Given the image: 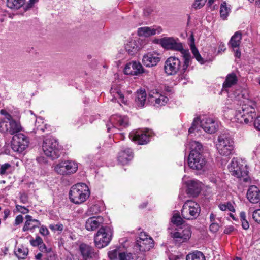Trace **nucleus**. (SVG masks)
<instances>
[{"label":"nucleus","mask_w":260,"mask_h":260,"mask_svg":"<svg viewBox=\"0 0 260 260\" xmlns=\"http://www.w3.org/2000/svg\"><path fill=\"white\" fill-rule=\"evenodd\" d=\"M157 43L165 49L180 52L183 60L182 70L184 71L188 68L191 63V57L189 50L183 48V45L179 39L166 37L158 39Z\"/></svg>","instance_id":"f257e3e1"},{"label":"nucleus","mask_w":260,"mask_h":260,"mask_svg":"<svg viewBox=\"0 0 260 260\" xmlns=\"http://www.w3.org/2000/svg\"><path fill=\"white\" fill-rule=\"evenodd\" d=\"M255 104L251 101L244 104L236 110L234 120L239 123L249 124L256 117Z\"/></svg>","instance_id":"f03ea898"},{"label":"nucleus","mask_w":260,"mask_h":260,"mask_svg":"<svg viewBox=\"0 0 260 260\" xmlns=\"http://www.w3.org/2000/svg\"><path fill=\"white\" fill-rule=\"evenodd\" d=\"M89 196L88 187L83 183H78L72 186L69 192L71 201L76 204L83 203Z\"/></svg>","instance_id":"7ed1b4c3"},{"label":"nucleus","mask_w":260,"mask_h":260,"mask_svg":"<svg viewBox=\"0 0 260 260\" xmlns=\"http://www.w3.org/2000/svg\"><path fill=\"white\" fill-rule=\"evenodd\" d=\"M42 147L44 154L52 159H56L60 155L61 147L58 141L53 137L45 138Z\"/></svg>","instance_id":"20e7f679"},{"label":"nucleus","mask_w":260,"mask_h":260,"mask_svg":"<svg viewBox=\"0 0 260 260\" xmlns=\"http://www.w3.org/2000/svg\"><path fill=\"white\" fill-rule=\"evenodd\" d=\"M230 172L233 176H236L241 180L247 182L250 180L248 176V171L247 166L242 161L233 159L229 166Z\"/></svg>","instance_id":"39448f33"},{"label":"nucleus","mask_w":260,"mask_h":260,"mask_svg":"<svg viewBox=\"0 0 260 260\" xmlns=\"http://www.w3.org/2000/svg\"><path fill=\"white\" fill-rule=\"evenodd\" d=\"M218 153L222 156H228L234 150V141L232 138L226 134H221L218 137L216 144Z\"/></svg>","instance_id":"423d86ee"},{"label":"nucleus","mask_w":260,"mask_h":260,"mask_svg":"<svg viewBox=\"0 0 260 260\" xmlns=\"http://www.w3.org/2000/svg\"><path fill=\"white\" fill-rule=\"evenodd\" d=\"M200 206L192 200L186 201L181 210L182 217L186 220L196 219L200 213Z\"/></svg>","instance_id":"0eeeda50"},{"label":"nucleus","mask_w":260,"mask_h":260,"mask_svg":"<svg viewBox=\"0 0 260 260\" xmlns=\"http://www.w3.org/2000/svg\"><path fill=\"white\" fill-rule=\"evenodd\" d=\"M112 233L108 227H101L94 236L96 247L102 248L106 246L111 240Z\"/></svg>","instance_id":"6e6552de"},{"label":"nucleus","mask_w":260,"mask_h":260,"mask_svg":"<svg viewBox=\"0 0 260 260\" xmlns=\"http://www.w3.org/2000/svg\"><path fill=\"white\" fill-rule=\"evenodd\" d=\"M207 163L205 156L202 153L190 152L188 157V165L190 168L195 170H202Z\"/></svg>","instance_id":"1a4fd4ad"},{"label":"nucleus","mask_w":260,"mask_h":260,"mask_svg":"<svg viewBox=\"0 0 260 260\" xmlns=\"http://www.w3.org/2000/svg\"><path fill=\"white\" fill-rule=\"evenodd\" d=\"M183 64L181 66V61L178 58L171 56L165 62L164 70L168 75H175L178 71H180L181 74H184L186 72L187 68L183 71Z\"/></svg>","instance_id":"9d476101"},{"label":"nucleus","mask_w":260,"mask_h":260,"mask_svg":"<svg viewBox=\"0 0 260 260\" xmlns=\"http://www.w3.org/2000/svg\"><path fill=\"white\" fill-rule=\"evenodd\" d=\"M77 169V164L71 160L60 161L54 167V171L61 175H71L75 173Z\"/></svg>","instance_id":"9b49d317"},{"label":"nucleus","mask_w":260,"mask_h":260,"mask_svg":"<svg viewBox=\"0 0 260 260\" xmlns=\"http://www.w3.org/2000/svg\"><path fill=\"white\" fill-rule=\"evenodd\" d=\"M29 139L22 133L15 135L12 138V148L14 151L22 152L28 146Z\"/></svg>","instance_id":"f8f14e48"},{"label":"nucleus","mask_w":260,"mask_h":260,"mask_svg":"<svg viewBox=\"0 0 260 260\" xmlns=\"http://www.w3.org/2000/svg\"><path fill=\"white\" fill-rule=\"evenodd\" d=\"M154 247V241L145 233H141L139 239L136 241L135 248L140 251L146 252Z\"/></svg>","instance_id":"ddd939ff"},{"label":"nucleus","mask_w":260,"mask_h":260,"mask_svg":"<svg viewBox=\"0 0 260 260\" xmlns=\"http://www.w3.org/2000/svg\"><path fill=\"white\" fill-rule=\"evenodd\" d=\"M150 133L149 131L138 130L129 134V138L133 141L139 145L147 144L149 141Z\"/></svg>","instance_id":"4468645a"},{"label":"nucleus","mask_w":260,"mask_h":260,"mask_svg":"<svg viewBox=\"0 0 260 260\" xmlns=\"http://www.w3.org/2000/svg\"><path fill=\"white\" fill-rule=\"evenodd\" d=\"M144 72L142 64L137 61L127 63L124 69V73L127 75H138Z\"/></svg>","instance_id":"2eb2a0df"},{"label":"nucleus","mask_w":260,"mask_h":260,"mask_svg":"<svg viewBox=\"0 0 260 260\" xmlns=\"http://www.w3.org/2000/svg\"><path fill=\"white\" fill-rule=\"evenodd\" d=\"M201 127L207 133H214L218 128V123L216 121L211 118H203L200 122Z\"/></svg>","instance_id":"dca6fc26"},{"label":"nucleus","mask_w":260,"mask_h":260,"mask_svg":"<svg viewBox=\"0 0 260 260\" xmlns=\"http://www.w3.org/2000/svg\"><path fill=\"white\" fill-rule=\"evenodd\" d=\"M79 251L84 260H90L96 257V253L91 246L87 244H80Z\"/></svg>","instance_id":"f3484780"},{"label":"nucleus","mask_w":260,"mask_h":260,"mask_svg":"<svg viewBox=\"0 0 260 260\" xmlns=\"http://www.w3.org/2000/svg\"><path fill=\"white\" fill-rule=\"evenodd\" d=\"M246 197L252 204L258 203L260 201V189L256 186H250L247 190Z\"/></svg>","instance_id":"a211bd4d"},{"label":"nucleus","mask_w":260,"mask_h":260,"mask_svg":"<svg viewBox=\"0 0 260 260\" xmlns=\"http://www.w3.org/2000/svg\"><path fill=\"white\" fill-rule=\"evenodd\" d=\"M191 231L189 227L185 228L182 232H175L171 233V236L176 239V241L183 243L188 240L191 236Z\"/></svg>","instance_id":"6ab92c4d"},{"label":"nucleus","mask_w":260,"mask_h":260,"mask_svg":"<svg viewBox=\"0 0 260 260\" xmlns=\"http://www.w3.org/2000/svg\"><path fill=\"white\" fill-rule=\"evenodd\" d=\"M141 48L139 39H129L125 44V49L127 53L133 55Z\"/></svg>","instance_id":"aec40b11"},{"label":"nucleus","mask_w":260,"mask_h":260,"mask_svg":"<svg viewBox=\"0 0 260 260\" xmlns=\"http://www.w3.org/2000/svg\"><path fill=\"white\" fill-rule=\"evenodd\" d=\"M160 60L158 55L155 53H148L144 55L142 61L145 66L152 67L156 66Z\"/></svg>","instance_id":"412c9836"},{"label":"nucleus","mask_w":260,"mask_h":260,"mask_svg":"<svg viewBox=\"0 0 260 260\" xmlns=\"http://www.w3.org/2000/svg\"><path fill=\"white\" fill-rule=\"evenodd\" d=\"M110 121L112 125H116L121 128H125L129 124L127 116H122L118 115L111 116L110 118Z\"/></svg>","instance_id":"4be33fe9"},{"label":"nucleus","mask_w":260,"mask_h":260,"mask_svg":"<svg viewBox=\"0 0 260 260\" xmlns=\"http://www.w3.org/2000/svg\"><path fill=\"white\" fill-rule=\"evenodd\" d=\"M133 157L132 150L129 148H125L119 153L118 161L122 165H125L132 159Z\"/></svg>","instance_id":"5701e85b"},{"label":"nucleus","mask_w":260,"mask_h":260,"mask_svg":"<svg viewBox=\"0 0 260 260\" xmlns=\"http://www.w3.org/2000/svg\"><path fill=\"white\" fill-rule=\"evenodd\" d=\"M202 184L197 180H191L188 183V193L193 196H197L201 192Z\"/></svg>","instance_id":"b1692460"},{"label":"nucleus","mask_w":260,"mask_h":260,"mask_svg":"<svg viewBox=\"0 0 260 260\" xmlns=\"http://www.w3.org/2000/svg\"><path fill=\"white\" fill-rule=\"evenodd\" d=\"M102 222L103 219L100 216L90 217L86 222V229L88 231H94L100 225Z\"/></svg>","instance_id":"393cba45"},{"label":"nucleus","mask_w":260,"mask_h":260,"mask_svg":"<svg viewBox=\"0 0 260 260\" xmlns=\"http://www.w3.org/2000/svg\"><path fill=\"white\" fill-rule=\"evenodd\" d=\"M161 31L162 29L160 27L155 29L149 27H142L138 28V34L139 36L148 37L156 33L159 34Z\"/></svg>","instance_id":"a878e982"},{"label":"nucleus","mask_w":260,"mask_h":260,"mask_svg":"<svg viewBox=\"0 0 260 260\" xmlns=\"http://www.w3.org/2000/svg\"><path fill=\"white\" fill-rule=\"evenodd\" d=\"M26 221L25 222L23 228V231L24 232L32 230L36 228L39 227L40 225V222L39 220L35 219H32V216L27 215L25 216Z\"/></svg>","instance_id":"bb28decb"},{"label":"nucleus","mask_w":260,"mask_h":260,"mask_svg":"<svg viewBox=\"0 0 260 260\" xmlns=\"http://www.w3.org/2000/svg\"><path fill=\"white\" fill-rule=\"evenodd\" d=\"M7 119L9 120V134L11 135H16V134L18 133L21 131V126L20 125V123L16 121L14 119H13L12 116L11 115H7Z\"/></svg>","instance_id":"cd10ccee"},{"label":"nucleus","mask_w":260,"mask_h":260,"mask_svg":"<svg viewBox=\"0 0 260 260\" xmlns=\"http://www.w3.org/2000/svg\"><path fill=\"white\" fill-rule=\"evenodd\" d=\"M110 93L113 96L112 101H114V100L119 99V101L118 102L120 101L124 104H126L127 101L125 100L124 95L121 93L118 86L116 85H113L111 88Z\"/></svg>","instance_id":"c85d7f7f"},{"label":"nucleus","mask_w":260,"mask_h":260,"mask_svg":"<svg viewBox=\"0 0 260 260\" xmlns=\"http://www.w3.org/2000/svg\"><path fill=\"white\" fill-rule=\"evenodd\" d=\"M238 82V78L236 74L234 73L229 74L223 83V87L224 88H230L235 85Z\"/></svg>","instance_id":"c756f323"},{"label":"nucleus","mask_w":260,"mask_h":260,"mask_svg":"<svg viewBox=\"0 0 260 260\" xmlns=\"http://www.w3.org/2000/svg\"><path fill=\"white\" fill-rule=\"evenodd\" d=\"M242 39V34L239 31L236 32L231 37L229 45L233 49L238 48Z\"/></svg>","instance_id":"7c9ffc66"},{"label":"nucleus","mask_w":260,"mask_h":260,"mask_svg":"<svg viewBox=\"0 0 260 260\" xmlns=\"http://www.w3.org/2000/svg\"><path fill=\"white\" fill-rule=\"evenodd\" d=\"M146 100V93L145 90L140 89L137 91L136 101L138 106L143 107Z\"/></svg>","instance_id":"2f4dec72"},{"label":"nucleus","mask_w":260,"mask_h":260,"mask_svg":"<svg viewBox=\"0 0 260 260\" xmlns=\"http://www.w3.org/2000/svg\"><path fill=\"white\" fill-rule=\"evenodd\" d=\"M28 249L21 246L15 251V254L19 259H24L28 254Z\"/></svg>","instance_id":"473e14b6"},{"label":"nucleus","mask_w":260,"mask_h":260,"mask_svg":"<svg viewBox=\"0 0 260 260\" xmlns=\"http://www.w3.org/2000/svg\"><path fill=\"white\" fill-rule=\"evenodd\" d=\"M25 0H7V6L12 9H18L25 3Z\"/></svg>","instance_id":"72a5a7b5"},{"label":"nucleus","mask_w":260,"mask_h":260,"mask_svg":"<svg viewBox=\"0 0 260 260\" xmlns=\"http://www.w3.org/2000/svg\"><path fill=\"white\" fill-rule=\"evenodd\" d=\"M186 260H205L203 253L200 251H196L186 256Z\"/></svg>","instance_id":"f704fd0d"},{"label":"nucleus","mask_w":260,"mask_h":260,"mask_svg":"<svg viewBox=\"0 0 260 260\" xmlns=\"http://www.w3.org/2000/svg\"><path fill=\"white\" fill-rule=\"evenodd\" d=\"M190 152L195 151L197 153H202L203 152V146L199 142L196 141H191L189 142Z\"/></svg>","instance_id":"c9c22d12"},{"label":"nucleus","mask_w":260,"mask_h":260,"mask_svg":"<svg viewBox=\"0 0 260 260\" xmlns=\"http://www.w3.org/2000/svg\"><path fill=\"white\" fill-rule=\"evenodd\" d=\"M190 49L196 60L201 64H203L204 63V59L201 57L198 49L195 47L194 44L193 43L190 45Z\"/></svg>","instance_id":"e433bc0d"},{"label":"nucleus","mask_w":260,"mask_h":260,"mask_svg":"<svg viewBox=\"0 0 260 260\" xmlns=\"http://www.w3.org/2000/svg\"><path fill=\"white\" fill-rule=\"evenodd\" d=\"M230 10V8L227 6L225 2L222 3L220 11L221 17L223 19H226Z\"/></svg>","instance_id":"4c0bfd02"},{"label":"nucleus","mask_w":260,"mask_h":260,"mask_svg":"<svg viewBox=\"0 0 260 260\" xmlns=\"http://www.w3.org/2000/svg\"><path fill=\"white\" fill-rule=\"evenodd\" d=\"M134 256L131 253L128 252H121L119 254V260H134Z\"/></svg>","instance_id":"58836bf2"},{"label":"nucleus","mask_w":260,"mask_h":260,"mask_svg":"<svg viewBox=\"0 0 260 260\" xmlns=\"http://www.w3.org/2000/svg\"><path fill=\"white\" fill-rule=\"evenodd\" d=\"M199 123V118H196L192 123L191 126L188 129V133L189 134L198 131V124Z\"/></svg>","instance_id":"ea45409f"},{"label":"nucleus","mask_w":260,"mask_h":260,"mask_svg":"<svg viewBox=\"0 0 260 260\" xmlns=\"http://www.w3.org/2000/svg\"><path fill=\"white\" fill-rule=\"evenodd\" d=\"M172 222L177 225H181L183 223V219L179 214H174L172 218Z\"/></svg>","instance_id":"a19ab883"},{"label":"nucleus","mask_w":260,"mask_h":260,"mask_svg":"<svg viewBox=\"0 0 260 260\" xmlns=\"http://www.w3.org/2000/svg\"><path fill=\"white\" fill-rule=\"evenodd\" d=\"M168 101V98L167 97L160 95L158 98H156L155 104L159 106H162L166 104Z\"/></svg>","instance_id":"79ce46f5"},{"label":"nucleus","mask_w":260,"mask_h":260,"mask_svg":"<svg viewBox=\"0 0 260 260\" xmlns=\"http://www.w3.org/2000/svg\"><path fill=\"white\" fill-rule=\"evenodd\" d=\"M7 122H9L7 119H4L0 121V132L2 133H6L8 131L7 127Z\"/></svg>","instance_id":"37998d69"},{"label":"nucleus","mask_w":260,"mask_h":260,"mask_svg":"<svg viewBox=\"0 0 260 260\" xmlns=\"http://www.w3.org/2000/svg\"><path fill=\"white\" fill-rule=\"evenodd\" d=\"M120 252H119L118 250L114 249L109 252L108 256L110 260H117L118 257L119 258V254H120Z\"/></svg>","instance_id":"c03bdc74"},{"label":"nucleus","mask_w":260,"mask_h":260,"mask_svg":"<svg viewBox=\"0 0 260 260\" xmlns=\"http://www.w3.org/2000/svg\"><path fill=\"white\" fill-rule=\"evenodd\" d=\"M206 1L207 0H196L192 7L196 9H200L204 6Z\"/></svg>","instance_id":"a18cd8bd"},{"label":"nucleus","mask_w":260,"mask_h":260,"mask_svg":"<svg viewBox=\"0 0 260 260\" xmlns=\"http://www.w3.org/2000/svg\"><path fill=\"white\" fill-rule=\"evenodd\" d=\"M49 227L53 231H62L63 230V225L61 223H58L56 224H51L49 225Z\"/></svg>","instance_id":"49530a36"},{"label":"nucleus","mask_w":260,"mask_h":260,"mask_svg":"<svg viewBox=\"0 0 260 260\" xmlns=\"http://www.w3.org/2000/svg\"><path fill=\"white\" fill-rule=\"evenodd\" d=\"M252 218L256 222L260 223V209L255 210L253 212Z\"/></svg>","instance_id":"de8ad7c7"},{"label":"nucleus","mask_w":260,"mask_h":260,"mask_svg":"<svg viewBox=\"0 0 260 260\" xmlns=\"http://www.w3.org/2000/svg\"><path fill=\"white\" fill-rule=\"evenodd\" d=\"M11 165L8 163H6L1 166L0 168V174L4 175L6 173L7 170L9 169Z\"/></svg>","instance_id":"09e8293b"},{"label":"nucleus","mask_w":260,"mask_h":260,"mask_svg":"<svg viewBox=\"0 0 260 260\" xmlns=\"http://www.w3.org/2000/svg\"><path fill=\"white\" fill-rule=\"evenodd\" d=\"M31 243L34 246H40L43 244V241L41 238L37 237L35 240L31 241Z\"/></svg>","instance_id":"8fccbe9b"},{"label":"nucleus","mask_w":260,"mask_h":260,"mask_svg":"<svg viewBox=\"0 0 260 260\" xmlns=\"http://www.w3.org/2000/svg\"><path fill=\"white\" fill-rule=\"evenodd\" d=\"M16 208L19 212L22 214H25L29 212V210L23 206L16 205Z\"/></svg>","instance_id":"3c124183"},{"label":"nucleus","mask_w":260,"mask_h":260,"mask_svg":"<svg viewBox=\"0 0 260 260\" xmlns=\"http://www.w3.org/2000/svg\"><path fill=\"white\" fill-rule=\"evenodd\" d=\"M219 226L218 224L216 222L211 223L210 226V231L214 233L216 232L219 230Z\"/></svg>","instance_id":"603ef678"},{"label":"nucleus","mask_w":260,"mask_h":260,"mask_svg":"<svg viewBox=\"0 0 260 260\" xmlns=\"http://www.w3.org/2000/svg\"><path fill=\"white\" fill-rule=\"evenodd\" d=\"M40 123H43L42 119L41 118H38L36 120V126L37 127V129L38 130L41 131L42 132H44V126H42L38 125Z\"/></svg>","instance_id":"864d4df0"},{"label":"nucleus","mask_w":260,"mask_h":260,"mask_svg":"<svg viewBox=\"0 0 260 260\" xmlns=\"http://www.w3.org/2000/svg\"><path fill=\"white\" fill-rule=\"evenodd\" d=\"M39 249L41 251L46 253H49L51 251L52 249L51 248H47L46 245L42 244L39 247Z\"/></svg>","instance_id":"5fc2aeb1"},{"label":"nucleus","mask_w":260,"mask_h":260,"mask_svg":"<svg viewBox=\"0 0 260 260\" xmlns=\"http://www.w3.org/2000/svg\"><path fill=\"white\" fill-rule=\"evenodd\" d=\"M23 221V217L21 215H19L16 216L15 220V224L16 225H19L22 223Z\"/></svg>","instance_id":"6e6d98bb"},{"label":"nucleus","mask_w":260,"mask_h":260,"mask_svg":"<svg viewBox=\"0 0 260 260\" xmlns=\"http://www.w3.org/2000/svg\"><path fill=\"white\" fill-rule=\"evenodd\" d=\"M40 233L43 236H46L49 234V231L46 227L42 226L40 228Z\"/></svg>","instance_id":"4d7b16f0"},{"label":"nucleus","mask_w":260,"mask_h":260,"mask_svg":"<svg viewBox=\"0 0 260 260\" xmlns=\"http://www.w3.org/2000/svg\"><path fill=\"white\" fill-rule=\"evenodd\" d=\"M254 125L256 129L260 131V116L255 120Z\"/></svg>","instance_id":"13d9d810"},{"label":"nucleus","mask_w":260,"mask_h":260,"mask_svg":"<svg viewBox=\"0 0 260 260\" xmlns=\"http://www.w3.org/2000/svg\"><path fill=\"white\" fill-rule=\"evenodd\" d=\"M20 199L22 203L25 204L27 202L28 200L27 196L25 193L21 194L20 196Z\"/></svg>","instance_id":"bf43d9fd"},{"label":"nucleus","mask_w":260,"mask_h":260,"mask_svg":"<svg viewBox=\"0 0 260 260\" xmlns=\"http://www.w3.org/2000/svg\"><path fill=\"white\" fill-rule=\"evenodd\" d=\"M234 230V227L233 226H229L225 228L224 231V233L226 234H230Z\"/></svg>","instance_id":"052dcab7"},{"label":"nucleus","mask_w":260,"mask_h":260,"mask_svg":"<svg viewBox=\"0 0 260 260\" xmlns=\"http://www.w3.org/2000/svg\"><path fill=\"white\" fill-rule=\"evenodd\" d=\"M242 226L245 230H247L249 228V225L248 222L246 220H242Z\"/></svg>","instance_id":"680f3d73"},{"label":"nucleus","mask_w":260,"mask_h":260,"mask_svg":"<svg viewBox=\"0 0 260 260\" xmlns=\"http://www.w3.org/2000/svg\"><path fill=\"white\" fill-rule=\"evenodd\" d=\"M226 209L230 211L235 212V208L233 205L230 202L226 204Z\"/></svg>","instance_id":"e2e57ef3"},{"label":"nucleus","mask_w":260,"mask_h":260,"mask_svg":"<svg viewBox=\"0 0 260 260\" xmlns=\"http://www.w3.org/2000/svg\"><path fill=\"white\" fill-rule=\"evenodd\" d=\"M38 0H29V3H28L27 6H26V9H29V8H31L34 4L37 2Z\"/></svg>","instance_id":"0e129e2a"},{"label":"nucleus","mask_w":260,"mask_h":260,"mask_svg":"<svg viewBox=\"0 0 260 260\" xmlns=\"http://www.w3.org/2000/svg\"><path fill=\"white\" fill-rule=\"evenodd\" d=\"M152 12V9L151 8H147L144 10V13L145 15L149 16L151 12Z\"/></svg>","instance_id":"69168bd1"},{"label":"nucleus","mask_w":260,"mask_h":260,"mask_svg":"<svg viewBox=\"0 0 260 260\" xmlns=\"http://www.w3.org/2000/svg\"><path fill=\"white\" fill-rule=\"evenodd\" d=\"M4 219L6 220L7 217L9 216L10 213V211L9 209H5L4 210Z\"/></svg>","instance_id":"338daca9"},{"label":"nucleus","mask_w":260,"mask_h":260,"mask_svg":"<svg viewBox=\"0 0 260 260\" xmlns=\"http://www.w3.org/2000/svg\"><path fill=\"white\" fill-rule=\"evenodd\" d=\"M226 47L223 44L221 43L219 47L218 52L224 51L225 50Z\"/></svg>","instance_id":"774afa93"}]
</instances>
